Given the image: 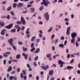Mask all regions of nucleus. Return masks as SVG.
<instances>
[{
	"mask_svg": "<svg viewBox=\"0 0 80 80\" xmlns=\"http://www.w3.org/2000/svg\"><path fill=\"white\" fill-rule=\"evenodd\" d=\"M41 68L42 69H43L44 71H46L47 69H48L49 68V66L48 65H47L46 67L44 66H41Z\"/></svg>",
	"mask_w": 80,
	"mask_h": 80,
	"instance_id": "7ed1b4c3",
	"label": "nucleus"
},
{
	"mask_svg": "<svg viewBox=\"0 0 80 80\" xmlns=\"http://www.w3.org/2000/svg\"><path fill=\"white\" fill-rule=\"evenodd\" d=\"M33 47H34V44L33 43H32L31 45V48H33Z\"/></svg>",
	"mask_w": 80,
	"mask_h": 80,
	"instance_id": "864d4df0",
	"label": "nucleus"
},
{
	"mask_svg": "<svg viewBox=\"0 0 80 80\" xmlns=\"http://www.w3.org/2000/svg\"><path fill=\"white\" fill-rule=\"evenodd\" d=\"M7 30L5 29H3L2 30L1 32V35H5V32H6Z\"/></svg>",
	"mask_w": 80,
	"mask_h": 80,
	"instance_id": "6e6552de",
	"label": "nucleus"
},
{
	"mask_svg": "<svg viewBox=\"0 0 80 80\" xmlns=\"http://www.w3.org/2000/svg\"><path fill=\"white\" fill-rule=\"evenodd\" d=\"M48 4H50V2L48 1H46V0H43V2L41 3V5H44L45 7H47L48 5Z\"/></svg>",
	"mask_w": 80,
	"mask_h": 80,
	"instance_id": "f257e3e1",
	"label": "nucleus"
},
{
	"mask_svg": "<svg viewBox=\"0 0 80 80\" xmlns=\"http://www.w3.org/2000/svg\"><path fill=\"white\" fill-rule=\"evenodd\" d=\"M46 57L47 58H50V57H51V54H48L46 55Z\"/></svg>",
	"mask_w": 80,
	"mask_h": 80,
	"instance_id": "a211bd4d",
	"label": "nucleus"
},
{
	"mask_svg": "<svg viewBox=\"0 0 80 80\" xmlns=\"http://www.w3.org/2000/svg\"><path fill=\"white\" fill-rule=\"evenodd\" d=\"M13 26V23H11L8 26H5V28L7 29H10Z\"/></svg>",
	"mask_w": 80,
	"mask_h": 80,
	"instance_id": "39448f33",
	"label": "nucleus"
},
{
	"mask_svg": "<svg viewBox=\"0 0 80 80\" xmlns=\"http://www.w3.org/2000/svg\"><path fill=\"white\" fill-rule=\"evenodd\" d=\"M31 13H33L34 12H35V8H31Z\"/></svg>",
	"mask_w": 80,
	"mask_h": 80,
	"instance_id": "4be33fe9",
	"label": "nucleus"
},
{
	"mask_svg": "<svg viewBox=\"0 0 80 80\" xmlns=\"http://www.w3.org/2000/svg\"><path fill=\"white\" fill-rule=\"evenodd\" d=\"M12 48L13 49L15 50V51H16V50H17V48L14 45L12 46Z\"/></svg>",
	"mask_w": 80,
	"mask_h": 80,
	"instance_id": "2f4dec72",
	"label": "nucleus"
},
{
	"mask_svg": "<svg viewBox=\"0 0 80 80\" xmlns=\"http://www.w3.org/2000/svg\"><path fill=\"white\" fill-rule=\"evenodd\" d=\"M6 54H7L8 55H10V54H11V52H6Z\"/></svg>",
	"mask_w": 80,
	"mask_h": 80,
	"instance_id": "603ef678",
	"label": "nucleus"
},
{
	"mask_svg": "<svg viewBox=\"0 0 80 80\" xmlns=\"http://www.w3.org/2000/svg\"><path fill=\"white\" fill-rule=\"evenodd\" d=\"M8 42L10 45L11 46H13V43L12 42H13V39L12 38H10V39L8 40Z\"/></svg>",
	"mask_w": 80,
	"mask_h": 80,
	"instance_id": "20e7f679",
	"label": "nucleus"
},
{
	"mask_svg": "<svg viewBox=\"0 0 80 80\" xmlns=\"http://www.w3.org/2000/svg\"><path fill=\"white\" fill-rule=\"evenodd\" d=\"M33 65H34L35 67H37V62H35L33 63Z\"/></svg>",
	"mask_w": 80,
	"mask_h": 80,
	"instance_id": "473e14b6",
	"label": "nucleus"
},
{
	"mask_svg": "<svg viewBox=\"0 0 80 80\" xmlns=\"http://www.w3.org/2000/svg\"><path fill=\"white\" fill-rule=\"evenodd\" d=\"M18 45H22V44H23V43H22V42L20 41L18 42Z\"/></svg>",
	"mask_w": 80,
	"mask_h": 80,
	"instance_id": "ea45409f",
	"label": "nucleus"
},
{
	"mask_svg": "<svg viewBox=\"0 0 80 80\" xmlns=\"http://www.w3.org/2000/svg\"><path fill=\"white\" fill-rule=\"evenodd\" d=\"M11 32H12L13 33H15L16 32V29L14 28L11 30Z\"/></svg>",
	"mask_w": 80,
	"mask_h": 80,
	"instance_id": "6ab92c4d",
	"label": "nucleus"
},
{
	"mask_svg": "<svg viewBox=\"0 0 80 80\" xmlns=\"http://www.w3.org/2000/svg\"><path fill=\"white\" fill-rule=\"evenodd\" d=\"M38 56H37L36 57H35L34 58V60H35V61L37 60H38Z\"/></svg>",
	"mask_w": 80,
	"mask_h": 80,
	"instance_id": "09e8293b",
	"label": "nucleus"
},
{
	"mask_svg": "<svg viewBox=\"0 0 80 80\" xmlns=\"http://www.w3.org/2000/svg\"><path fill=\"white\" fill-rule=\"evenodd\" d=\"M15 28H20V27H19V25H15Z\"/></svg>",
	"mask_w": 80,
	"mask_h": 80,
	"instance_id": "a19ab883",
	"label": "nucleus"
},
{
	"mask_svg": "<svg viewBox=\"0 0 80 80\" xmlns=\"http://www.w3.org/2000/svg\"><path fill=\"white\" fill-rule=\"evenodd\" d=\"M77 72L78 74H80V70H78L77 71Z\"/></svg>",
	"mask_w": 80,
	"mask_h": 80,
	"instance_id": "338daca9",
	"label": "nucleus"
},
{
	"mask_svg": "<svg viewBox=\"0 0 80 80\" xmlns=\"http://www.w3.org/2000/svg\"><path fill=\"white\" fill-rule=\"evenodd\" d=\"M22 55L23 57H24V59L25 60H27V58H28V55L27 54H25L24 53H22Z\"/></svg>",
	"mask_w": 80,
	"mask_h": 80,
	"instance_id": "1a4fd4ad",
	"label": "nucleus"
},
{
	"mask_svg": "<svg viewBox=\"0 0 80 80\" xmlns=\"http://www.w3.org/2000/svg\"><path fill=\"white\" fill-rule=\"evenodd\" d=\"M53 73V70H51L49 72V75H52Z\"/></svg>",
	"mask_w": 80,
	"mask_h": 80,
	"instance_id": "9b49d317",
	"label": "nucleus"
},
{
	"mask_svg": "<svg viewBox=\"0 0 80 80\" xmlns=\"http://www.w3.org/2000/svg\"><path fill=\"white\" fill-rule=\"evenodd\" d=\"M22 50L24 52H26V51H27L28 49H27V48H24V47H23Z\"/></svg>",
	"mask_w": 80,
	"mask_h": 80,
	"instance_id": "393cba45",
	"label": "nucleus"
},
{
	"mask_svg": "<svg viewBox=\"0 0 80 80\" xmlns=\"http://www.w3.org/2000/svg\"><path fill=\"white\" fill-rule=\"evenodd\" d=\"M27 8H29V7H32V5L30 4H28L27 5Z\"/></svg>",
	"mask_w": 80,
	"mask_h": 80,
	"instance_id": "3c124183",
	"label": "nucleus"
},
{
	"mask_svg": "<svg viewBox=\"0 0 80 80\" xmlns=\"http://www.w3.org/2000/svg\"><path fill=\"white\" fill-rule=\"evenodd\" d=\"M54 37H55V35L54 34H52L51 36V39L52 40H53V38H54Z\"/></svg>",
	"mask_w": 80,
	"mask_h": 80,
	"instance_id": "49530a36",
	"label": "nucleus"
},
{
	"mask_svg": "<svg viewBox=\"0 0 80 80\" xmlns=\"http://www.w3.org/2000/svg\"><path fill=\"white\" fill-rule=\"evenodd\" d=\"M27 66L28 68H30V64H27Z\"/></svg>",
	"mask_w": 80,
	"mask_h": 80,
	"instance_id": "13d9d810",
	"label": "nucleus"
},
{
	"mask_svg": "<svg viewBox=\"0 0 80 80\" xmlns=\"http://www.w3.org/2000/svg\"><path fill=\"white\" fill-rule=\"evenodd\" d=\"M59 40L58 39H56L55 40V44H57V42H58V41Z\"/></svg>",
	"mask_w": 80,
	"mask_h": 80,
	"instance_id": "72a5a7b5",
	"label": "nucleus"
},
{
	"mask_svg": "<svg viewBox=\"0 0 80 80\" xmlns=\"http://www.w3.org/2000/svg\"><path fill=\"white\" fill-rule=\"evenodd\" d=\"M22 6L23 3H20L17 5V8H20V7H22Z\"/></svg>",
	"mask_w": 80,
	"mask_h": 80,
	"instance_id": "ddd939ff",
	"label": "nucleus"
},
{
	"mask_svg": "<svg viewBox=\"0 0 80 80\" xmlns=\"http://www.w3.org/2000/svg\"><path fill=\"white\" fill-rule=\"evenodd\" d=\"M22 72L23 73V75H26V74H27V72H25V70H22Z\"/></svg>",
	"mask_w": 80,
	"mask_h": 80,
	"instance_id": "4c0bfd02",
	"label": "nucleus"
},
{
	"mask_svg": "<svg viewBox=\"0 0 80 80\" xmlns=\"http://www.w3.org/2000/svg\"><path fill=\"white\" fill-rule=\"evenodd\" d=\"M12 67L11 66H10L8 68L7 70V72H9L12 71Z\"/></svg>",
	"mask_w": 80,
	"mask_h": 80,
	"instance_id": "f8f14e48",
	"label": "nucleus"
},
{
	"mask_svg": "<svg viewBox=\"0 0 80 80\" xmlns=\"http://www.w3.org/2000/svg\"><path fill=\"white\" fill-rule=\"evenodd\" d=\"M40 40L38 38L37 40H36V42H37V43H39V42H40Z\"/></svg>",
	"mask_w": 80,
	"mask_h": 80,
	"instance_id": "de8ad7c7",
	"label": "nucleus"
},
{
	"mask_svg": "<svg viewBox=\"0 0 80 80\" xmlns=\"http://www.w3.org/2000/svg\"><path fill=\"white\" fill-rule=\"evenodd\" d=\"M75 38H72L71 40V43H74V42H75Z\"/></svg>",
	"mask_w": 80,
	"mask_h": 80,
	"instance_id": "5701e85b",
	"label": "nucleus"
},
{
	"mask_svg": "<svg viewBox=\"0 0 80 80\" xmlns=\"http://www.w3.org/2000/svg\"><path fill=\"white\" fill-rule=\"evenodd\" d=\"M17 24H18L19 25H20V24H22V22L21 21H18L17 22Z\"/></svg>",
	"mask_w": 80,
	"mask_h": 80,
	"instance_id": "c03bdc74",
	"label": "nucleus"
},
{
	"mask_svg": "<svg viewBox=\"0 0 80 80\" xmlns=\"http://www.w3.org/2000/svg\"><path fill=\"white\" fill-rule=\"evenodd\" d=\"M44 18H45L47 21L49 20V18H50V17L49 16V15H48V12H47L44 14Z\"/></svg>",
	"mask_w": 80,
	"mask_h": 80,
	"instance_id": "f03ea898",
	"label": "nucleus"
},
{
	"mask_svg": "<svg viewBox=\"0 0 80 80\" xmlns=\"http://www.w3.org/2000/svg\"><path fill=\"white\" fill-rule=\"evenodd\" d=\"M27 76H24V80H27Z\"/></svg>",
	"mask_w": 80,
	"mask_h": 80,
	"instance_id": "69168bd1",
	"label": "nucleus"
},
{
	"mask_svg": "<svg viewBox=\"0 0 80 80\" xmlns=\"http://www.w3.org/2000/svg\"><path fill=\"white\" fill-rule=\"evenodd\" d=\"M12 10V7L11 6H9V7L7 8V10L9 12L10 10Z\"/></svg>",
	"mask_w": 80,
	"mask_h": 80,
	"instance_id": "b1692460",
	"label": "nucleus"
},
{
	"mask_svg": "<svg viewBox=\"0 0 80 80\" xmlns=\"http://www.w3.org/2000/svg\"><path fill=\"white\" fill-rule=\"evenodd\" d=\"M59 47H60V48H63L64 45H63V44H59Z\"/></svg>",
	"mask_w": 80,
	"mask_h": 80,
	"instance_id": "a878e982",
	"label": "nucleus"
},
{
	"mask_svg": "<svg viewBox=\"0 0 80 80\" xmlns=\"http://www.w3.org/2000/svg\"><path fill=\"white\" fill-rule=\"evenodd\" d=\"M4 65H6V63L7 62V61L6 60H4L3 61Z\"/></svg>",
	"mask_w": 80,
	"mask_h": 80,
	"instance_id": "a18cd8bd",
	"label": "nucleus"
},
{
	"mask_svg": "<svg viewBox=\"0 0 80 80\" xmlns=\"http://www.w3.org/2000/svg\"><path fill=\"white\" fill-rule=\"evenodd\" d=\"M53 29V28L52 27H51L49 30L48 31V32H50V31H52Z\"/></svg>",
	"mask_w": 80,
	"mask_h": 80,
	"instance_id": "c9c22d12",
	"label": "nucleus"
},
{
	"mask_svg": "<svg viewBox=\"0 0 80 80\" xmlns=\"http://www.w3.org/2000/svg\"><path fill=\"white\" fill-rule=\"evenodd\" d=\"M3 56L4 57H7L8 56V55H7V54L6 53H4L3 54Z\"/></svg>",
	"mask_w": 80,
	"mask_h": 80,
	"instance_id": "c85d7f7f",
	"label": "nucleus"
},
{
	"mask_svg": "<svg viewBox=\"0 0 80 80\" xmlns=\"http://www.w3.org/2000/svg\"><path fill=\"white\" fill-rule=\"evenodd\" d=\"M66 33L68 35H69V34H70V32H69V31H67L66 32Z\"/></svg>",
	"mask_w": 80,
	"mask_h": 80,
	"instance_id": "680f3d73",
	"label": "nucleus"
},
{
	"mask_svg": "<svg viewBox=\"0 0 80 80\" xmlns=\"http://www.w3.org/2000/svg\"><path fill=\"white\" fill-rule=\"evenodd\" d=\"M9 79H10V80H12L13 79V76L10 77L9 78Z\"/></svg>",
	"mask_w": 80,
	"mask_h": 80,
	"instance_id": "f704fd0d",
	"label": "nucleus"
},
{
	"mask_svg": "<svg viewBox=\"0 0 80 80\" xmlns=\"http://www.w3.org/2000/svg\"><path fill=\"white\" fill-rule=\"evenodd\" d=\"M58 63L59 65H62V64H65V62L61 60H58Z\"/></svg>",
	"mask_w": 80,
	"mask_h": 80,
	"instance_id": "9d476101",
	"label": "nucleus"
},
{
	"mask_svg": "<svg viewBox=\"0 0 80 80\" xmlns=\"http://www.w3.org/2000/svg\"><path fill=\"white\" fill-rule=\"evenodd\" d=\"M70 54H68V55H67V58H70Z\"/></svg>",
	"mask_w": 80,
	"mask_h": 80,
	"instance_id": "4d7b16f0",
	"label": "nucleus"
},
{
	"mask_svg": "<svg viewBox=\"0 0 80 80\" xmlns=\"http://www.w3.org/2000/svg\"><path fill=\"white\" fill-rule=\"evenodd\" d=\"M20 57H21V55H20L18 54L16 55V58H17V59H19V58H20Z\"/></svg>",
	"mask_w": 80,
	"mask_h": 80,
	"instance_id": "412c9836",
	"label": "nucleus"
},
{
	"mask_svg": "<svg viewBox=\"0 0 80 80\" xmlns=\"http://www.w3.org/2000/svg\"><path fill=\"white\" fill-rule=\"evenodd\" d=\"M17 7V4L16 3H14L13 5V8H15Z\"/></svg>",
	"mask_w": 80,
	"mask_h": 80,
	"instance_id": "79ce46f5",
	"label": "nucleus"
},
{
	"mask_svg": "<svg viewBox=\"0 0 80 80\" xmlns=\"http://www.w3.org/2000/svg\"><path fill=\"white\" fill-rule=\"evenodd\" d=\"M27 12H28V11H25L22 12V13H27Z\"/></svg>",
	"mask_w": 80,
	"mask_h": 80,
	"instance_id": "e2e57ef3",
	"label": "nucleus"
},
{
	"mask_svg": "<svg viewBox=\"0 0 80 80\" xmlns=\"http://www.w3.org/2000/svg\"><path fill=\"white\" fill-rule=\"evenodd\" d=\"M67 43V41H65L64 43V45H66Z\"/></svg>",
	"mask_w": 80,
	"mask_h": 80,
	"instance_id": "0e129e2a",
	"label": "nucleus"
},
{
	"mask_svg": "<svg viewBox=\"0 0 80 80\" xmlns=\"http://www.w3.org/2000/svg\"><path fill=\"white\" fill-rule=\"evenodd\" d=\"M13 80H17V77H14V76H13Z\"/></svg>",
	"mask_w": 80,
	"mask_h": 80,
	"instance_id": "052dcab7",
	"label": "nucleus"
},
{
	"mask_svg": "<svg viewBox=\"0 0 80 80\" xmlns=\"http://www.w3.org/2000/svg\"><path fill=\"white\" fill-rule=\"evenodd\" d=\"M67 68L68 69H72V68H73V67L71 66H67Z\"/></svg>",
	"mask_w": 80,
	"mask_h": 80,
	"instance_id": "2eb2a0df",
	"label": "nucleus"
},
{
	"mask_svg": "<svg viewBox=\"0 0 80 80\" xmlns=\"http://www.w3.org/2000/svg\"><path fill=\"white\" fill-rule=\"evenodd\" d=\"M21 29H20V28H19L17 30V32H20V30Z\"/></svg>",
	"mask_w": 80,
	"mask_h": 80,
	"instance_id": "5fc2aeb1",
	"label": "nucleus"
},
{
	"mask_svg": "<svg viewBox=\"0 0 80 80\" xmlns=\"http://www.w3.org/2000/svg\"><path fill=\"white\" fill-rule=\"evenodd\" d=\"M0 25L1 27H4L5 26V23L3 22H0Z\"/></svg>",
	"mask_w": 80,
	"mask_h": 80,
	"instance_id": "f3484780",
	"label": "nucleus"
},
{
	"mask_svg": "<svg viewBox=\"0 0 80 80\" xmlns=\"http://www.w3.org/2000/svg\"><path fill=\"white\" fill-rule=\"evenodd\" d=\"M40 52V48H38L34 52L35 53H38Z\"/></svg>",
	"mask_w": 80,
	"mask_h": 80,
	"instance_id": "4468645a",
	"label": "nucleus"
},
{
	"mask_svg": "<svg viewBox=\"0 0 80 80\" xmlns=\"http://www.w3.org/2000/svg\"><path fill=\"white\" fill-rule=\"evenodd\" d=\"M61 39L62 40H64V39H65V37H63V36H62L61 38Z\"/></svg>",
	"mask_w": 80,
	"mask_h": 80,
	"instance_id": "6e6d98bb",
	"label": "nucleus"
},
{
	"mask_svg": "<svg viewBox=\"0 0 80 80\" xmlns=\"http://www.w3.org/2000/svg\"><path fill=\"white\" fill-rule=\"evenodd\" d=\"M21 23H22L23 25H25L26 23V22L24 19V18L23 17H21Z\"/></svg>",
	"mask_w": 80,
	"mask_h": 80,
	"instance_id": "423d86ee",
	"label": "nucleus"
},
{
	"mask_svg": "<svg viewBox=\"0 0 80 80\" xmlns=\"http://www.w3.org/2000/svg\"><path fill=\"white\" fill-rule=\"evenodd\" d=\"M35 50V48H32L31 49V52H33V51Z\"/></svg>",
	"mask_w": 80,
	"mask_h": 80,
	"instance_id": "cd10ccee",
	"label": "nucleus"
},
{
	"mask_svg": "<svg viewBox=\"0 0 80 80\" xmlns=\"http://www.w3.org/2000/svg\"><path fill=\"white\" fill-rule=\"evenodd\" d=\"M35 38H36V37L35 36H33L32 37L31 40V41L32 42H33L34 40H35Z\"/></svg>",
	"mask_w": 80,
	"mask_h": 80,
	"instance_id": "dca6fc26",
	"label": "nucleus"
},
{
	"mask_svg": "<svg viewBox=\"0 0 80 80\" xmlns=\"http://www.w3.org/2000/svg\"><path fill=\"white\" fill-rule=\"evenodd\" d=\"M10 13L12 16H15V13L12 11Z\"/></svg>",
	"mask_w": 80,
	"mask_h": 80,
	"instance_id": "7c9ffc66",
	"label": "nucleus"
},
{
	"mask_svg": "<svg viewBox=\"0 0 80 80\" xmlns=\"http://www.w3.org/2000/svg\"><path fill=\"white\" fill-rule=\"evenodd\" d=\"M29 30H30V28H29L27 29V31L26 32V34H28V35L30 34V32H29V31H28Z\"/></svg>",
	"mask_w": 80,
	"mask_h": 80,
	"instance_id": "aec40b11",
	"label": "nucleus"
},
{
	"mask_svg": "<svg viewBox=\"0 0 80 80\" xmlns=\"http://www.w3.org/2000/svg\"><path fill=\"white\" fill-rule=\"evenodd\" d=\"M71 35L72 38H74L75 37H76L77 36V33L74 32L73 33H72Z\"/></svg>",
	"mask_w": 80,
	"mask_h": 80,
	"instance_id": "0eeeda50",
	"label": "nucleus"
},
{
	"mask_svg": "<svg viewBox=\"0 0 80 80\" xmlns=\"http://www.w3.org/2000/svg\"><path fill=\"white\" fill-rule=\"evenodd\" d=\"M78 42H80V38L79 37H78Z\"/></svg>",
	"mask_w": 80,
	"mask_h": 80,
	"instance_id": "774afa93",
	"label": "nucleus"
},
{
	"mask_svg": "<svg viewBox=\"0 0 80 80\" xmlns=\"http://www.w3.org/2000/svg\"><path fill=\"white\" fill-rule=\"evenodd\" d=\"M67 31H68L69 32H70V27L69 26V27H68V28H67Z\"/></svg>",
	"mask_w": 80,
	"mask_h": 80,
	"instance_id": "37998d69",
	"label": "nucleus"
},
{
	"mask_svg": "<svg viewBox=\"0 0 80 80\" xmlns=\"http://www.w3.org/2000/svg\"><path fill=\"white\" fill-rule=\"evenodd\" d=\"M52 49H53V51H54L55 50V46H52Z\"/></svg>",
	"mask_w": 80,
	"mask_h": 80,
	"instance_id": "bf43d9fd",
	"label": "nucleus"
},
{
	"mask_svg": "<svg viewBox=\"0 0 80 80\" xmlns=\"http://www.w3.org/2000/svg\"><path fill=\"white\" fill-rule=\"evenodd\" d=\"M43 8H44L43 6H41L39 8V10L40 11L42 10L43 9Z\"/></svg>",
	"mask_w": 80,
	"mask_h": 80,
	"instance_id": "c756f323",
	"label": "nucleus"
},
{
	"mask_svg": "<svg viewBox=\"0 0 80 80\" xmlns=\"http://www.w3.org/2000/svg\"><path fill=\"white\" fill-rule=\"evenodd\" d=\"M10 15L8 14L7 15L6 18L7 19L9 20V19H10Z\"/></svg>",
	"mask_w": 80,
	"mask_h": 80,
	"instance_id": "bb28decb",
	"label": "nucleus"
},
{
	"mask_svg": "<svg viewBox=\"0 0 80 80\" xmlns=\"http://www.w3.org/2000/svg\"><path fill=\"white\" fill-rule=\"evenodd\" d=\"M20 77L21 78H23V74L22 72L20 74Z\"/></svg>",
	"mask_w": 80,
	"mask_h": 80,
	"instance_id": "e433bc0d",
	"label": "nucleus"
},
{
	"mask_svg": "<svg viewBox=\"0 0 80 80\" xmlns=\"http://www.w3.org/2000/svg\"><path fill=\"white\" fill-rule=\"evenodd\" d=\"M64 20L66 22H68L69 21V19L67 18H65Z\"/></svg>",
	"mask_w": 80,
	"mask_h": 80,
	"instance_id": "8fccbe9b",
	"label": "nucleus"
},
{
	"mask_svg": "<svg viewBox=\"0 0 80 80\" xmlns=\"http://www.w3.org/2000/svg\"><path fill=\"white\" fill-rule=\"evenodd\" d=\"M78 42H77V41L76 40V47H78Z\"/></svg>",
	"mask_w": 80,
	"mask_h": 80,
	"instance_id": "58836bf2",
	"label": "nucleus"
}]
</instances>
